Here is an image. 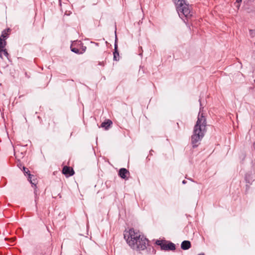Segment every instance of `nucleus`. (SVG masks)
Instances as JSON below:
<instances>
[{"label": "nucleus", "instance_id": "obj_2", "mask_svg": "<svg viewBox=\"0 0 255 255\" xmlns=\"http://www.w3.org/2000/svg\"><path fill=\"white\" fill-rule=\"evenodd\" d=\"M124 238L129 246L134 250H144L146 248L148 240L138 231L130 229L124 234Z\"/></svg>", "mask_w": 255, "mask_h": 255}, {"label": "nucleus", "instance_id": "obj_12", "mask_svg": "<svg viewBox=\"0 0 255 255\" xmlns=\"http://www.w3.org/2000/svg\"><path fill=\"white\" fill-rule=\"evenodd\" d=\"M112 124V122L110 120H108L106 121H105L101 124V127L105 128V129H108L109 128V127Z\"/></svg>", "mask_w": 255, "mask_h": 255}, {"label": "nucleus", "instance_id": "obj_8", "mask_svg": "<svg viewBox=\"0 0 255 255\" xmlns=\"http://www.w3.org/2000/svg\"><path fill=\"white\" fill-rule=\"evenodd\" d=\"M191 243L189 241H184L181 244V248L183 250H188L191 248Z\"/></svg>", "mask_w": 255, "mask_h": 255}, {"label": "nucleus", "instance_id": "obj_18", "mask_svg": "<svg viewBox=\"0 0 255 255\" xmlns=\"http://www.w3.org/2000/svg\"><path fill=\"white\" fill-rule=\"evenodd\" d=\"M242 0H236V2L240 3L242 2Z\"/></svg>", "mask_w": 255, "mask_h": 255}, {"label": "nucleus", "instance_id": "obj_3", "mask_svg": "<svg viewBox=\"0 0 255 255\" xmlns=\"http://www.w3.org/2000/svg\"><path fill=\"white\" fill-rule=\"evenodd\" d=\"M173 1L180 17L182 18L184 16L186 19L191 17L192 16V12L191 11L192 7L187 3L186 0H173Z\"/></svg>", "mask_w": 255, "mask_h": 255}, {"label": "nucleus", "instance_id": "obj_15", "mask_svg": "<svg viewBox=\"0 0 255 255\" xmlns=\"http://www.w3.org/2000/svg\"><path fill=\"white\" fill-rule=\"evenodd\" d=\"M71 50L76 54H81V51L77 48L71 47Z\"/></svg>", "mask_w": 255, "mask_h": 255}, {"label": "nucleus", "instance_id": "obj_6", "mask_svg": "<svg viewBox=\"0 0 255 255\" xmlns=\"http://www.w3.org/2000/svg\"><path fill=\"white\" fill-rule=\"evenodd\" d=\"M62 173L65 175L66 176L68 177L74 175V171L72 168L69 166H65L62 169Z\"/></svg>", "mask_w": 255, "mask_h": 255}, {"label": "nucleus", "instance_id": "obj_16", "mask_svg": "<svg viewBox=\"0 0 255 255\" xmlns=\"http://www.w3.org/2000/svg\"><path fill=\"white\" fill-rule=\"evenodd\" d=\"M250 34L252 37H255V29L250 30Z\"/></svg>", "mask_w": 255, "mask_h": 255}, {"label": "nucleus", "instance_id": "obj_10", "mask_svg": "<svg viewBox=\"0 0 255 255\" xmlns=\"http://www.w3.org/2000/svg\"><path fill=\"white\" fill-rule=\"evenodd\" d=\"M176 249L175 245L174 244L168 242L166 244L164 251H174Z\"/></svg>", "mask_w": 255, "mask_h": 255}, {"label": "nucleus", "instance_id": "obj_11", "mask_svg": "<svg viewBox=\"0 0 255 255\" xmlns=\"http://www.w3.org/2000/svg\"><path fill=\"white\" fill-rule=\"evenodd\" d=\"M10 31L11 30L9 28L4 29L2 31V33L0 37L1 38V39H4L6 40L9 35Z\"/></svg>", "mask_w": 255, "mask_h": 255}, {"label": "nucleus", "instance_id": "obj_9", "mask_svg": "<svg viewBox=\"0 0 255 255\" xmlns=\"http://www.w3.org/2000/svg\"><path fill=\"white\" fill-rule=\"evenodd\" d=\"M168 243L165 240H156L155 244L157 246H160L162 250H164L166 244Z\"/></svg>", "mask_w": 255, "mask_h": 255}, {"label": "nucleus", "instance_id": "obj_4", "mask_svg": "<svg viewBox=\"0 0 255 255\" xmlns=\"http://www.w3.org/2000/svg\"><path fill=\"white\" fill-rule=\"evenodd\" d=\"M18 161H19V160H17V166H18L19 168L23 172L25 176H28V180L30 182V183L35 186L36 183L35 180H32V178L34 177V175L30 174V171L28 168H26L24 166H22L21 164H18L17 163Z\"/></svg>", "mask_w": 255, "mask_h": 255}, {"label": "nucleus", "instance_id": "obj_7", "mask_svg": "<svg viewBox=\"0 0 255 255\" xmlns=\"http://www.w3.org/2000/svg\"><path fill=\"white\" fill-rule=\"evenodd\" d=\"M128 174H129V171L125 168H121L119 171V175L122 179H127Z\"/></svg>", "mask_w": 255, "mask_h": 255}, {"label": "nucleus", "instance_id": "obj_14", "mask_svg": "<svg viewBox=\"0 0 255 255\" xmlns=\"http://www.w3.org/2000/svg\"><path fill=\"white\" fill-rule=\"evenodd\" d=\"M1 51L0 52V57L2 58L3 56H4L6 57H7L8 56V53L6 51V49L4 48H2L1 49Z\"/></svg>", "mask_w": 255, "mask_h": 255}, {"label": "nucleus", "instance_id": "obj_19", "mask_svg": "<svg viewBox=\"0 0 255 255\" xmlns=\"http://www.w3.org/2000/svg\"><path fill=\"white\" fill-rule=\"evenodd\" d=\"M186 182H186L185 180H183V181H182V183H183V184H186Z\"/></svg>", "mask_w": 255, "mask_h": 255}, {"label": "nucleus", "instance_id": "obj_1", "mask_svg": "<svg viewBox=\"0 0 255 255\" xmlns=\"http://www.w3.org/2000/svg\"><path fill=\"white\" fill-rule=\"evenodd\" d=\"M199 102L200 103V110L197 121L194 127L193 133L191 136V143L193 148L198 146V142L202 140L207 130V121L202 113L204 107L201 103V99H199Z\"/></svg>", "mask_w": 255, "mask_h": 255}, {"label": "nucleus", "instance_id": "obj_20", "mask_svg": "<svg viewBox=\"0 0 255 255\" xmlns=\"http://www.w3.org/2000/svg\"><path fill=\"white\" fill-rule=\"evenodd\" d=\"M198 255H205V254L203 253H201V254H198Z\"/></svg>", "mask_w": 255, "mask_h": 255}, {"label": "nucleus", "instance_id": "obj_17", "mask_svg": "<svg viewBox=\"0 0 255 255\" xmlns=\"http://www.w3.org/2000/svg\"><path fill=\"white\" fill-rule=\"evenodd\" d=\"M86 50V47L85 46H83L82 48V49L80 50L81 54L84 53L85 52Z\"/></svg>", "mask_w": 255, "mask_h": 255}, {"label": "nucleus", "instance_id": "obj_5", "mask_svg": "<svg viewBox=\"0 0 255 255\" xmlns=\"http://www.w3.org/2000/svg\"><path fill=\"white\" fill-rule=\"evenodd\" d=\"M115 40L114 44V51L113 53L114 58L113 59L115 61L119 60V52L118 49V38L116 35V31H115Z\"/></svg>", "mask_w": 255, "mask_h": 255}, {"label": "nucleus", "instance_id": "obj_13", "mask_svg": "<svg viewBox=\"0 0 255 255\" xmlns=\"http://www.w3.org/2000/svg\"><path fill=\"white\" fill-rule=\"evenodd\" d=\"M5 45V39H1V38L0 37V52L1 51V49H2V48H4Z\"/></svg>", "mask_w": 255, "mask_h": 255}]
</instances>
